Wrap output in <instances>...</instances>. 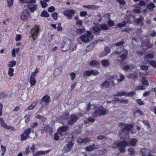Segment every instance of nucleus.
I'll use <instances>...</instances> for the list:
<instances>
[{
    "label": "nucleus",
    "mask_w": 156,
    "mask_h": 156,
    "mask_svg": "<svg viewBox=\"0 0 156 156\" xmlns=\"http://www.w3.org/2000/svg\"><path fill=\"white\" fill-rule=\"evenodd\" d=\"M108 112V110L102 106H100L94 112L92 115L94 117H98L106 115Z\"/></svg>",
    "instance_id": "f257e3e1"
},
{
    "label": "nucleus",
    "mask_w": 156,
    "mask_h": 156,
    "mask_svg": "<svg viewBox=\"0 0 156 156\" xmlns=\"http://www.w3.org/2000/svg\"><path fill=\"white\" fill-rule=\"evenodd\" d=\"M93 38V36L91 33L88 31L78 38V39L79 42L78 43L80 44L81 43L80 42H79L80 40L82 42L84 43H87L91 41Z\"/></svg>",
    "instance_id": "f03ea898"
},
{
    "label": "nucleus",
    "mask_w": 156,
    "mask_h": 156,
    "mask_svg": "<svg viewBox=\"0 0 156 156\" xmlns=\"http://www.w3.org/2000/svg\"><path fill=\"white\" fill-rule=\"evenodd\" d=\"M126 142L125 140L122 142L115 141L113 143L112 147L114 148L118 147L120 152L124 153L126 151L125 142Z\"/></svg>",
    "instance_id": "7ed1b4c3"
},
{
    "label": "nucleus",
    "mask_w": 156,
    "mask_h": 156,
    "mask_svg": "<svg viewBox=\"0 0 156 156\" xmlns=\"http://www.w3.org/2000/svg\"><path fill=\"white\" fill-rule=\"evenodd\" d=\"M71 41L70 39L66 38L64 39V42L61 44V50L66 51L70 48L71 45Z\"/></svg>",
    "instance_id": "20e7f679"
},
{
    "label": "nucleus",
    "mask_w": 156,
    "mask_h": 156,
    "mask_svg": "<svg viewBox=\"0 0 156 156\" xmlns=\"http://www.w3.org/2000/svg\"><path fill=\"white\" fill-rule=\"evenodd\" d=\"M36 2V0H31L27 2L28 7L31 12H34L37 9V5Z\"/></svg>",
    "instance_id": "39448f33"
},
{
    "label": "nucleus",
    "mask_w": 156,
    "mask_h": 156,
    "mask_svg": "<svg viewBox=\"0 0 156 156\" xmlns=\"http://www.w3.org/2000/svg\"><path fill=\"white\" fill-rule=\"evenodd\" d=\"M39 27L38 25H35L34 27L30 30V33L33 37L34 41L36 40V38H34V37H36L38 35L39 31Z\"/></svg>",
    "instance_id": "423d86ee"
},
{
    "label": "nucleus",
    "mask_w": 156,
    "mask_h": 156,
    "mask_svg": "<svg viewBox=\"0 0 156 156\" xmlns=\"http://www.w3.org/2000/svg\"><path fill=\"white\" fill-rule=\"evenodd\" d=\"M124 140L126 141V142H125V147H126L127 146H134L136 144V142H137V140L135 138H133L130 140L128 136L127 137L126 139Z\"/></svg>",
    "instance_id": "0eeeda50"
},
{
    "label": "nucleus",
    "mask_w": 156,
    "mask_h": 156,
    "mask_svg": "<svg viewBox=\"0 0 156 156\" xmlns=\"http://www.w3.org/2000/svg\"><path fill=\"white\" fill-rule=\"evenodd\" d=\"M31 129L28 128L26 129L20 135L21 140L22 141L25 140L29 137V134L30 133Z\"/></svg>",
    "instance_id": "6e6552de"
},
{
    "label": "nucleus",
    "mask_w": 156,
    "mask_h": 156,
    "mask_svg": "<svg viewBox=\"0 0 156 156\" xmlns=\"http://www.w3.org/2000/svg\"><path fill=\"white\" fill-rule=\"evenodd\" d=\"M119 126L122 130L123 133L126 131H129L133 127V126L132 125H126L122 123L119 125Z\"/></svg>",
    "instance_id": "1a4fd4ad"
},
{
    "label": "nucleus",
    "mask_w": 156,
    "mask_h": 156,
    "mask_svg": "<svg viewBox=\"0 0 156 156\" xmlns=\"http://www.w3.org/2000/svg\"><path fill=\"white\" fill-rule=\"evenodd\" d=\"M29 12L27 9H25L21 12L20 15V18L23 20H26L29 17Z\"/></svg>",
    "instance_id": "9d476101"
},
{
    "label": "nucleus",
    "mask_w": 156,
    "mask_h": 156,
    "mask_svg": "<svg viewBox=\"0 0 156 156\" xmlns=\"http://www.w3.org/2000/svg\"><path fill=\"white\" fill-rule=\"evenodd\" d=\"M99 72L97 70L91 69L90 71L86 70L84 72L83 74L85 76H90L91 75L97 76L99 74Z\"/></svg>",
    "instance_id": "9b49d317"
},
{
    "label": "nucleus",
    "mask_w": 156,
    "mask_h": 156,
    "mask_svg": "<svg viewBox=\"0 0 156 156\" xmlns=\"http://www.w3.org/2000/svg\"><path fill=\"white\" fill-rule=\"evenodd\" d=\"M74 13V11L72 10L65 11L63 12V14L69 19H71Z\"/></svg>",
    "instance_id": "f8f14e48"
},
{
    "label": "nucleus",
    "mask_w": 156,
    "mask_h": 156,
    "mask_svg": "<svg viewBox=\"0 0 156 156\" xmlns=\"http://www.w3.org/2000/svg\"><path fill=\"white\" fill-rule=\"evenodd\" d=\"M77 119L78 118L76 115L72 114L71 115L70 119L68 121V122L69 124H73L76 121Z\"/></svg>",
    "instance_id": "ddd939ff"
},
{
    "label": "nucleus",
    "mask_w": 156,
    "mask_h": 156,
    "mask_svg": "<svg viewBox=\"0 0 156 156\" xmlns=\"http://www.w3.org/2000/svg\"><path fill=\"white\" fill-rule=\"evenodd\" d=\"M68 129V127L66 126H62L59 127L58 129V133L60 135H63L64 132L66 131Z\"/></svg>",
    "instance_id": "4468645a"
},
{
    "label": "nucleus",
    "mask_w": 156,
    "mask_h": 156,
    "mask_svg": "<svg viewBox=\"0 0 156 156\" xmlns=\"http://www.w3.org/2000/svg\"><path fill=\"white\" fill-rule=\"evenodd\" d=\"M140 152L143 156L149 155L150 152V150L147 148H142L141 149Z\"/></svg>",
    "instance_id": "2eb2a0df"
},
{
    "label": "nucleus",
    "mask_w": 156,
    "mask_h": 156,
    "mask_svg": "<svg viewBox=\"0 0 156 156\" xmlns=\"http://www.w3.org/2000/svg\"><path fill=\"white\" fill-rule=\"evenodd\" d=\"M91 141L90 139L87 137L83 139L79 138L77 140V142L79 143H86L90 142Z\"/></svg>",
    "instance_id": "dca6fc26"
},
{
    "label": "nucleus",
    "mask_w": 156,
    "mask_h": 156,
    "mask_svg": "<svg viewBox=\"0 0 156 156\" xmlns=\"http://www.w3.org/2000/svg\"><path fill=\"white\" fill-rule=\"evenodd\" d=\"M62 67H60L55 69L54 72V75L55 76H56L60 75L62 72Z\"/></svg>",
    "instance_id": "f3484780"
},
{
    "label": "nucleus",
    "mask_w": 156,
    "mask_h": 156,
    "mask_svg": "<svg viewBox=\"0 0 156 156\" xmlns=\"http://www.w3.org/2000/svg\"><path fill=\"white\" fill-rule=\"evenodd\" d=\"M49 152L48 151H40L37 152L36 154H34L33 156H40L41 155H44L48 153Z\"/></svg>",
    "instance_id": "a211bd4d"
},
{
    "label": "nucleus",
    "mask_w": 156,
    "mask_h": 156,
    "mask_svg": "<svg viewBox=\"0 0 156 156\" xmlns=\"http://www.w3.org/2000/svg\"><path fill=\"white\" fill-rule=\"evenodd\" d=\"M93 30L95 32H97L101 30L100 24L97 23L94 27H92Z\"/></svg>",
    "instance_id": "6ab92c4d"
},
{
    "label": "nucleus",
    "mask_w": 156,
    "mask_h": 156,
    "mask_svg": "<svg viewBox=\"0 0 156 156\" xmlns=\"http://www.w3.org/2000/svg\"><path fill=\"white\" fill-rule=\"evenodd\" d=\"M99 63L98 61L93 60L90 62V66L93 67H95L98 66Z\"/></svg>",
    "instance_id": "aec40b11"
},
{
    "label": "nucleus",
    "mask_w": 156,
    "mask_h": 156,
    "mask_svg": "<svg viewBox=\"0 0 156 156\" xmlns=\"http://www.w3.org/2000/svg\"><path fill=\"white\" fill-rule=\"evenodd\" d=\"M110 86V83L107 81H105L103 83H102L101 85V88H107Z\"/></svg>",
    "instance_id": "412c9836"
},
{
    "label": "nucleus",
    "mask_w": 156,
    "mask_h": 156,
    "mask_svg": "<svg viewBox=\"0 0 156 156\" xmlns=\"http://www.w3.org/2000/svg\"><path fill=\"white\" fill-rule=\"evenodd\" d=\"M105 52V54H104L101 55V56L103 57L105 55H106L110 52V50L109 48L108 47H106L104 51V52Z\"/></svg>",
    "instance_id": "4be33fe9"
},
{
    "label": "nucleus",
    "mask_w": 156,
    "mask_h": 156,
    "mask_svg": "<svg viewBox=\"0 0 156 156\" xmlns=\"http://www.w3.org/2000/svg\"><path fill=\"white\" fill-rule=\"evenodd\" d=\"M36 82L34 76H31L30 79V83L31 86H33L35 85Z\"/></svg>",
    "instance_id": "5701e85b"
},
{
    "label": "nucleus",
    "mask_w": 156,
    "mask_h": 156,
    "mask_svg": "<svg viewBox=\"0 0 156 156\" xmlns=\"http://www.w3.org/2000/svg\"><path fill=\"white\" fill-rule=\"evenodd\" d=\"M37 103V101L33 102L30 106L28 107V109L29 110H33L35 108Z\"/></svg>",
    "instance_id": "b1692460"
},
{
    "label": "nucleus",
    "mask_w": 156,
    "mask_h": 156,
    "mask_svg": "<svg viewBox=\"0 0 156 156\" xmlns=\"http://www.w3.org/2000/svg\"><path fill=\"white\" fill-rule=\"evenodd\" d=\"M102 65L104 67L107 66L109 64V61L107 59L102 60L101 61Z\"/></svg>",
    "instance_id": "393cba45"
},
{
    "label": "nucleus",
    "mask_w": 156,
    "mask_h": 156,
    "mask_svg": "<svg viewBox=\"0 0 156 156\" xmlns=\"http://www.w3.org/2000/svg\"><path fill=\"white\" fill-rule=\"evenodd\" d=\"M16 64V62L15 61L9 62L8 64V66L10 68H12L15 66Z\"/></svg>",
    "instance_id": "a878e982"
},
{
    "label": "nucleus",
    "mask_w": 156,
    "mask_h": 156,
    "mask_svg": "<svg viewBox=\"0 0 156 156\" xmlns=\"http://www.w3.org/2000/svg\"><path fill=\"white\" fill-rule=\"evenodd\" d=\"M40 16L42 17H48L49 16V14L45 10H43L40 14Z\"/></svg>",
    "instance_id": "bb28decb"
},
{
    "label": "nucleus",
    "mask_w": 156,
    "mask_h": 156,
    "mask_svg": "<svg viewBox=\"0 0 156 156\" xmlns=\"http://www.w3.org/2000/svg\"><path fill=\"white\" fill-rule=\"evenodd\" d=\"M134 66L132 65V66H129V65H126L124 66L123 68L122 69L124 70H127L129 69H132L133 68H134Z\"/></svg>",
    "instance_id": "cd10ccee"
},
{
    "label": "nucleus",
    "mask_w": 156,
    "mask_h": 156,
    "mask_svg": "<svg viewBox=\"0 0 156 156\" xmlns=\"http://www.w3.org/2000/svg\"><path fill=\"white\" fill-rule=\"evenodd\" d=\"M126 94V93L125 91L118 92L114 94L115 96H122Z\"/></svg>",
    "instance_id": "c85d7f7f"
},
{
    "label": "nucleus",
    "mask_w": 156,
    "mask_h": 156,
    "mask_svg": "<svg viewBox=\"0 0 156 156\" xmlns=\"http://www.w3.org/2000/svg\"><path fill=\"white\" fill-rule=\"evenodd\" d=\"M0 123L2 126L5 128H6L7 126V124L5 123L3 119L1 117H0Z\"/></svg>",
    "instance_id": "c756f323"
},
{
    "label": "nucleus",
    "mask_w": 156,
    "mask_h": 156,
    "mask_svg": "<svg viewBox=\"0 0 156 156\" xmlns=\"http://www.w3.org/2000/svg\"><path fill=\"white\" fill-rule=\"evenodd\" d=\"M127 76L129 78H132L134 79H135L137 78V75L136 74H133L132 73H130L127 75Z\"/></svg>",
    "instance_id": "7c9ffc66"
},
{
    "label": "nucleus",
    "mask_w": 156,
    "mask_h": 156,
    "mask_svg": "<svg viewBox=\"0 0 156 156\" xmlns=\"http://www.w3.org/2000/svg\"><path fill=\"white\" fill-rule=\"evenodd\" d=\"M129 154L131 156H134L135 151L132 148H130L128 150Z\"/></svg>",
    "instance_id": "2f4dec72"
},
{
    "label": "nucleus",
    "mask_w": 156,
    "mask_h": 156,
    "mask_svg": "<svg viewBox=\"0 0 156 156\" xmlns=\"http://www.w3.org/2000/svg\"><path fill=\"white\" fill-rule=\"evenodd\" d=\"M84 30L83 29H76V34L77 35H80L81 34L84 33Z\"/></svg>",
    "instance_id": "473e14b6"
},
{
    "label": "nucleus",
    "mask_w": 156,
    "mask_h": 156,
    "mask_svg": "<svg viewBox=\"0 0 156 156\" xmlns=\"http://www.w3.org/2000/svg\"><path fill=\"white\" fill-rule=\"evenodd\" d=\"M120 78L117 80L118 83L123 81L125 79V76L122 74L120 73L119 75Z\"/></svg>",
    "instance_id": "72a5a7b5"
},
{
    "label": "nucleus",
    "mask_w": 156,
    "mask_h": 156,
    "mask_svg": "<svg viewBox=\"0 0 156 156\" xmlns=\"http://www.w3.org/2000/svg\"><path fill=\"white\" fill-rule=\"evenodd\" d=\"M86 151H91L94 150L93 147L91 145H89L85 148Z\"/></svg>",
    "instance_id": "f704fd0d"
},
{
    "label": "nucleus",
    "mask_w": 156,
    "mask_h": 156,
    "mask_svg": "<svg viewBox=\"0 0 156 156\" xmlns=\"http://www.w3.org/2000/svg\"><path fill=\"white\" fill-rule=\"evenodd\" d=\"M14 69L12 68H9V69L8 74L10 76H13Z\"/></svg>",
    "instance_id": "c9c22d12"
},
{
    "label": "nucleus",
    "mask_w": 156,
    "mask_h": 156,
    "mask_svg": "<svg viewBox=\"0 0 156 156\" xmlns=\"http://www.w3.org/2000/svg\"><path fill=\"white\" fill-rule=\"evenodd\" d=\"M142 82L143 85L145 86L148 85V83L145 78H143L142 79Z\"/></svg>",
    "instance_id": "e433bc0d"
},
{
    "label": "nucleus",
    "mask_w": 156,
    "mask_h": 156,
    "mask_svg": "<svg viewBox=\"0 0 156 156\" xmlns=\"http://www.w3.org/2000/svg\"><path fill=\"white\" fill-rule=\"evenodd\" d=\"M101 30H107L108 29V26L105 24H100Z\"/></svg>",
    "instance_id": "4c0bfd02"
},
{
    "label": "nucleus",
    "mask_w": 156,
    "mask_h": 156,
    "mask_svg": "<svg viewBox=\"0 0 156 156\" xmlns=\"http://www.w3.org/2000/svg\"><path fill=\"white\" fill-rule=\"evenodd\" d=\"M147 7L150 9L152 10L155 7V5L152 3H151L147 5Z\"/></svg>",
    "instance_id": "58836bf2"
},
{
    "label": "nucleus",
    "mask_w": 156,
    "mask_h": 156,
    "mask_svg": "<svg viewBox=\"0 0 156 156\" xmlns=\"http://www.w3.org/2000/svg\"><path fill=\"white\" fill-rule=\"evenodd\" d=\"M40 2L41 6L43 8H44L48 6V4L46 2H44V1H41Z\"/></svg>",
    "instance_id": "ea45409f"
},
{
    "label": "nucleus",
    "mask_w": 156,
    "mask_h": 156,
    "mask_svg": "<svg viewBox=\"0 0 156 156\" xmlns=\"http://www.w3.org/2000/svg\"><path fill=\"white\" fill-rule=\"evenodd\" d=\"M99 6L95 5H90V9H97L99 8Z\"/></svg>",
    "instance_id": "a19ab883"
},
{
    "label": "nucleus",
    "mask_w": 156,
    "mask_h": 156,
    "mask_svg": "<svg viewBox=\"0 0 156 156\" xmlns=\"http://www.w3.org/2000/svg\"><path fill=\"white\" fill-rule=\"evenodd\" d=\"M14 0H7L8 5L9 7L12 6L13 5Z\"/></svg>",
    "instance_id": "79ce46f5"
},
{
    "label": "nucleus",
    "mask_w": 156,
    "mask_h": 156,
    "mask_svg": "<svg viewBox=\"0 0 156 156\" xmlns=\"http://www.w3.org/2000/svg\"><path fill=\"white\" fill-rule=\"evenodd\" d=\"M43 99L44 101L46 102H48L49 101L50 98L48 96H45L43 97Z\"/></svg>",
    "instance_id": "37998d69"
},
{
    "label": "nucleus",
    "mask_w": 156,
    "mask_h": 156,
    "mask_svg": "<svg viewBox=\"0 0 156 156\" xmlns=\"http://www.w3.org/2000/svg\"><path fill=\"white\" fill-rule=\"evenodd\" d=\"M1 147L2 151V153L1 154V155H2L3 156L6 152L5 147L4 146H3V145H1Z\"/></svg>",
    "instance_id": "c03bdc74"
},
{
    "label": "nucleus",
    "mask_w": 156,
    "mask_h": 156,
    "mask_svg": "<svg viewBox=\"0 0 156 156\" xmlns=\"http://www.w3.org/2000/svg\"><path fill=\"white\" fill-rule=\"evenodd\" d=\"M5 129H10L11 130L13 131H15L16 130V129L13 126H7Z\"/></svg>",
    "instance_id": "a18cd8bd"
},
{
    "label": "nucleus",
    "mask_w": 156,
    "mask_h": 156,
    "mask_svg": "<svg viewBox=\"0 0 156 156\" xmlns=\"http://www.w3.org/2000/svg\"><path fill=\"white\" fill-rule=\"evenodd\" d=\"M126 24V23L125 21H124L121 23H119L117 24V26L119 27H121L124 26Z\"/></svg>",
    "instance_id": "49530a36"
},
{
    "label": "nucleus",
    "mask_w": 156,
    "mask_h": 156,
    "mask_svg": "<svg viewBox=\"0 0 156 156\" xmlns=\"http://www.w3.org/2000/svg\"><path fill=\"white\" fill-rule=\"evenodd\" d=\"M69 74L70 76V77L72 80H73L75 78V76H76V73L74 72H72L71 73H69Z\"/></svg>",
    "instance_id": "de8ad7c7"
},
{
    "label": "nucleus",
    "mask_w": 156,
    "mask_h": 156,
    "mask_svg": "<svg viewBox=\"0 0 156 156\" xmlns=\"http://www.w3.org/2000/svg\"><path fill=\"white\" fill-rule=\"evenodd\" d=\"M145 89V88H144L142 86H140L138 87H136L135 88L136 90H144Z\"/></svg>",
    "instance_id": "09e8293b"
},
{
    "label": "nucleus",
    "mask_w": 156,
    "mask_h": 156,
    "mask_svg": "<svg viewBox=\"0 0 156 156\" xmlns=\"http://www.w3.org/2000/svg\"><path fill=\"white\" fill-rule=\"evenodd\" d=\"M136 102L140 105H142L144 104V101L141 99H137L136 100Z\"/></svg>",
    "instance_id": "8fccbe9b"
},
{
    "label": "nucleus",
    "mask_w": 156,
    "mask_h": 156,
    "mask_svg": "<svg viewBox=\"0 0 156 156\" xmlns=\"http://www.w3.org/2000/svg\"><path fill=\"white\" fill-rule=\"evenodd\" d=\"M82 23L83 21L80 20L76 21V25L80 27L82 25Z\"/></svg>",
    "instance_id": "3c124183"
},
{
    "label": "nucleus",
    "mask_w": 156,
    "mask_h": 156,
    "mask_svg": "<svg viewBox=\"0 0 156 156\" xmlns=\"http://www.w3.org/2000/svg\"><path fill=\"white\" fill-rule=\"evenodd\" d=\"M55 10V9L54 6H52L49 7L48 9V11L49 12H51L53 11H54Z\"/></svg>",
    "instance_id": "603ef678"
},
{
    "label": "nucleus",
    "mask_w": 156,
    "mask_h": 156,
    "mask_svg": "<svg viewBox=\"0 0 156 156\" xmlns=\"http://www.w3.org/2000/svg\"><path fill=\"white\" fill-rule=\"evenodd\" d=\"M123 48L122 47H121L120 48H119L117 51L114 53H113L114 54H120L121 52L123 51Z\"/></svg>",
    "instance_id": "864d4df0"
},
{
    "label": "nucleus",
    "mask_w": 156,
    "mask_h": 156,
    "mask_svg": "<svg viewBox=\"0 0 156 156\" xmlns=\"http://www.w3.org/2000/svg\"><path fill=\"white\" fill-rule=\"evenodd\" d=\"M116 1L118 2L121 5H124L126 4V2L124 0H116Z\"/></svg>",
    "instance_id": "5fc2aeb1"
},
{
    "label": "nucleus",
    "mask_w": 156,
    "mask_h": 156,
    "mask_svg": "<svg viewBox=\"0 0 156 156\" xmlns=\"http://www.w3.org/2000/svg\"><path fill=\"white\" fill-rule=\"evenodd\" d=\"M38 72V69H35V70L34 72L32 73L31 76H36Z\"/></svg>",
    "instance_id": "6e6d98bb"
},
{
    "label": "nucleus",
    "mask_w": 156,
    "mask_h": 156,
    "mask_svg": "<svg viewBox=\"0 0 156 156\" xmlns=\"http://www.w3.org/2000/svg\"><path fill=\"white\" fill-rule=\"evenodd\" d=\"M86 105L87 106V107H86V109L87 111L90 110L91 107V105L90 104V102H87L86 103Z\"/></svg>",
    "instance_id": "4d7b16f0"
},
{
    "label": "nucleus",
    "mask_w": 156,
    "mask_h": 156,
    "mask_svg": "<svg viewBox=\"0 0 156 156\" xmlns=\"http://www.w3.org/2000/svg\"><path fill=\"white\" fill-rule=\"evenodd\" d=\"M38 126V123L37 122H34L31 125V127L32 128H36Z\"/></svg>",
    "instance_id": "13d9d810"
},
{
    "label": "nucleus",
    "mask_w": 156,
    "mask_h": 156,
    "mask_svg": "<svg viewBox=\"0 0 156 156\" xmlns=\"http://www.w3.org/2000/svg\"><path fill=\"white\" fill-rule=\"evenodd\" d=\"M57 13L56 12H55L53 13L52 15V16L53 17V18L55 20H57Z\"/></svg>",
    "instance_id": "bf43d9fd"
},
{
    "label": "nucleus",
    "mask_w": 156,
    "mask_h": 156,
    "mask_svg": "<svg viewBox=\"0 0 156 156\" xmlns=\"http://www.w3.org/2000/svg\"><path fill=\"white\" fill-rule=\"evenodd\" d=\"M140 67L141 69L142 70H147L148 69V66H141Z\"/></svg>",
    "instance_id": "052dcab7"
},
{
    "label": "nucleus",
    "mask_w": 156,
    "mask_h": 156,
    "mask_svg": "<svg viewBox=\"0 0 156 156\" xmlns=\"http://www.w3.org/2000/svg\"><path fill=\"white\" fill-rule=\"evenodd\" d=\"M57 30L58 31H61L62 29V27L61 26V23H59L58 24V27L57 28Z\"/></svg>",
    "instance_id": "680f3d73"
},
{
    "label": "nucleus",
    "mask_w": 156,
    "mask_h": 156,
    "mask_svg": "<svg viewBox=\"0 0 156 156\" xmlns=\"http://www.w3.org/2000/svg\"><path fill=\"white\" fill-rule=\"evenodd\" d=\"M143 122L144 125L147 126L148 129H149L150 128V126L149 123L147 121H143Z\"/></svg>",
    "instance_id": "e2e57ef3"
},
{
    "label": "nucleus",
    "mask_w": 156,
    "mask_h": 156,
    "mask_svg": "<svg viewBox=\"0 0 156 156\" xmlns=\"http://www.w3.org/2000/svg\"><path fill=\"white\" fill-rule=\"evenodd\" d=\"M150 65L154 67H156V62L151 61L150 62Z\"/></svg>",
    "instance_id": "0e129e2a"
},
{
    "label": "nucleus",
    "mask_w": 156,
    "mask_h": 156,
    "mask_svg": "<svg viewBox=\"0 0 156 156\" xmlns=\"http://www.w3.org/2000/svg\"><path fill=\"white\" fill-rule=\"evenodd\" d=\"M87 14V13L86 12L82 11L80 13V15L81 16H85Z\"/></svg>",
    "instance_id": "69168bd1"
},
{
    "label": "nucleus",
    "mask_w": 156,
    "mask_h": 156,
    "mask_svg": "<svg viewBox=\"0 0 156 156\" xmlns=\"http://www.w3.org/2000/svg\"><path fill=\"white\" fill-rule=\"evenodd\" d=\"M21 37L20 35L17 34L15 38V40L16 41H19L21 39Z\"/></svg>",
    "instance_id": "338daca9"
},
{
    "label": "nucleus",
    "mask_w": 156,
    "mask_h": 156,
    "mask_svg": "<svg viewBox=\"0 0 156 156\" xmlns=\"http://www.w3.org/2000/svg\"><path fill=\"white\" fill-rule=\"evenodd\" d=\"M133 12L135 13L140 14L141 12L140 10L138 9H133Z\"/></svg>",
    "instance_id": "774afa93"
}]
</instances>
